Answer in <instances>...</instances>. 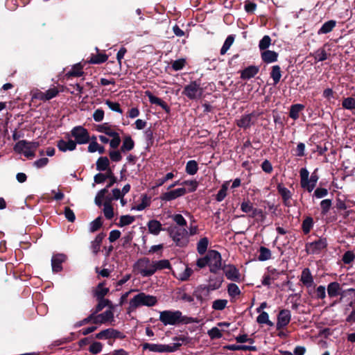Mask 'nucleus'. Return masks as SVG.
Here are the masks:
<instances>
[{"label":"nucleus","mask_w":355,"mask_h":355,"mask_svg":"<svg viewBox=\"0 0 355 355\" xmlns=\"http://www.w3.org/2000/svg\"><path fill=\"white\" fill-rule=\"evenodd\" d=\"M145 94H146V96H148V100L150 103L159 105L163 110H164L167 112L169 110V108H168V106L167 105V104L164 101H162L161 98L153 95L150 91H146L145 92Z\"/></svg>","instance_id":"obj_28"},{"label":"nucleus","mask_w":355,"mask_h":355,"mask_svg":"<svg viewBox=\"0 0 355 355\" xmlns=\"http://www.w3.org/2000/svg\"><path fill=\"white\" fill-rule=\"evenodd\" d=\"M227 304V300L224 299L216 300L212 303V309L216 311L223 310Z\"/></svg>","instance_id":"obj_51"},{"label":"nucleus","mask_w":355,"mask_h":355,"mask_svg":"<svg viewBox=\"0 0 355 355\" xmlns=\"http://www.w3.org/2000/svg\"><path fill=\"white\" fill-rule=\"evenodd\" d=\"M277 191L283 199L284 205L288 207H291V193L290 190H288L286 187H285L282 184H279L277 185Z\"/></svg>","instance_id":"obj_23"},{"label":"nucleus","mask_w":355,"mask_h":355,"mask_svg":"<svg viewBox=\"0 0 355 355\" xmlns=\"http://www.w3.org/2000/svg\"><path fill=\"white\" fill-rule=\"evenodd\" d=\"M67 259V256L59 253L53 254L51 259L52 270L54 272H60L62 270V263Z\"/></svg>","instance_id":"obj_19"},{"label":"nucleus","mask_w":355,"mask_h":355,"mask_svg":"<svg viewBox=\"0 0 355 355\" xmlns=\"http://www.w3.org/2000/svg\"><path fill=\"white\" fill-rule=\"evenodd\" d=\"M71 136L74 137L75 142L78 144H85L89 142V135L88 131L83 127L78 125L74 127L71 131Z\"/></svg>","instance_id":"obj_10"},{"label":"nucleus","mask_w":355,"mask_h":355,"mask_svg":"<svg viewBox=\"0 0 355 355\" xmlns=\"http://www.w3.org/2000/svg\"><path fill=\"white\" fill-rule=\"evenodd\" d=\"M157 302V297L140 292L130 300L127 312L130 313L140 306H153Z\"/></svg>","instance_id":"obj_2"},{"label":"nucleus","mask_w":355,"mask_h":355,"mask_svg":"<svg viewBox=\"0 0 355 355\" xmlns=\"http://www.w3.org/2000/svg\"><path fill=\"white\" fill-rule=\"evenodd\" d=\"M204 89L201 87L200 83L197 80L191 81L184 87L182 94L190 100H198L202 98Z\"/></svg>","instance_id":"obj_6"},{"label":"nucleus","mask_w":355,"mask_h":355,"mask_svg":"<svg viewBox=\"0 0 355 355\" xmlns=\"http://www.w3.org/2000/svg\"><path fill=\"white\" fill-rule=\"evenodd\" d=\"M171 218L176 223L175 226L185 227L187 225L186 219L180 214H173Z\"/></svg>","instance_id":"obj_47"},{"label":"nucleus","mask_w":355,"mask_h":355,"mask_svg":"<svg viewBox=\"0 0 355 355\" xmlns=\"http://www.w3.org/2000/svg\"><path fill=\"white\" fill-rule=\"evenodd\" d=\"M108 57L105 54L98 53L92 55L89 60V63L92 64H101L107 61Z\"/></svg>","instance_id":"obj_49"},{"label":"nucleus","mask_w":355,"mask_h":355,"mask_svg":"<svg viewBox=\"0 0 355 355\" xmlns=\"http://www.w3.org/2000/svg\"><path fill=\"white\" fill-rule=\"evenodd\" d=\"M207 334L211 339L220 338L223 334L218 327H213L207 331Z\"/></svg>","instance_id":"obj_59"},{"label":"nucleus","mask_w":355,"mask_h":355,"mask_svg":"<svg viewBox=\"0 0 355 355\" xmlns=\"http://www.w3.org/2000/svg\"><path fill=\"white\" fill-rule=\"evenodd\" d=\"M107 189H103L101 190H100L96 197H95V203L96 205H97L98 206H101L102 205V200L103 199L105 200V194L107 193Z\"/></svg>","instance_id":"obj_58"},{"label":"nucleus","mask_w":355,"mask_h":355,"mask_svg":"<svg viewBox=\"0 0 355 355\" xmlns=\"http://www.w3.org/2000/svg\"><path fill=\"white\" fill-rule=\"evenodd\" d=\"M193 273V270L190 268L189 267L187 266L184 271L182 272L177 273L176 272L173 271V276L178 280H180L182 282L187 281L190 276Z\"/></svg>","instance_id":"obj_33"},{"label":"nucleus","mask_w":355,"mask_h":355,"mask_svg":"<svg viewBox=\"0 0 355 355\" xmlns=\"http://www.w3.org/2000/svg\"><path fill=\"white\" fill-rule=\"evenodd\" d=\"M135 146V142L130 136H126L123 141V144L121 146L120 151L125 153L133 149Z\"/></svg>","instance_id":"obj_35"},{"label":"nucleus","mask_w":355,"mask_h":355,"mask_svg":"<svg viewBox=\"0 0 355 355\" xmlns=\"http://www.w3.org/2000/svg\"><path fill=\"white\" fill-rule=\"evenodd\" d=\"M103 214L106 218L111 219L114 216L113 208L110 205V202L106 201L103 204Z\"/></svg>","instance_id":"obj_53"},{"label":"nucleus","mask_w":355,"mask_h":355,"mask_svg":"<svg viewBox=\"0 0 355 355\" xmlns=\"http://www.w3.org/2000/svg\"><path fill=\"white\" fill-rule=\"evenodd\" d=\"M263 61L266 63H272L277 60L278 53L274 51L266 50L261 54Z\"/></svg>","instance_id":"obj_30"},{"label":"nucleus","mask_w":355,"mask_h":355,"mask_svg":"<svg viewBox=\"0 0 355 355\" xmlns=\"http://www.w3.org/2000/svg\"><path fill=\"white\" fill-rule=\"evenodd\" d=\"M270 77L273 80L274 85H276L279 82L281 77H282V73H281V69L279 65H274L272 67V71L270 72Z\"/></svg>","instance_id":"obj_43"},{"label":"nucleus","mask_w":355,"mask_h":355,"mask_svg":"<svg viewBox=\"0 0 355 355\" xmlns=\"http://www.w3.org/2000/svg\"><path fill=\"white\" fill-rule=\"evenodd\" d=\"M176 246L183 248L189 242V232L185 227L171 225L166 229Z\"/></svg>","instance_id":"obj_3"},{"label":"nucleus","mask_w":355,"mask_h":355,"mask_svg":"<svg viewBox=\"0 0 355 355\" xmlns=\"http://www.w3.org/2000/svg\"><path fill=\"white\" fill-rule=\"evenodd\" d=\"M209 240L207 237H203L199 240L197 243V251L200 254H204L207 250Z\"/></svg>","instance_id":"obj_42"},{"label":"nucleus","mask_w":355,"mask_h":355,"mask_svg":"<svg viewBox=\"0 0 355 355\" xmlns=\"http://www.w3.org/2000/svg\"><path fill=\"white\" fill-rule=\"evenodd\" d=\"M259 255L258 257V260L260 261H265L269 260L271 258V251L270 249L261 246L259 248Z\"/></svg>","instance_id":"obj_41"},{"label":"nucleus","mask_w":355,"mask_h":355,"mask_svg":"<svg viewBox=\"0 0 355 355\" xmlns=\"http://www.w3.org/2000/svg\"><path fill=\"white\" fill-rule=\"evenodd\" d=\"M208 266L209 271L212 273H216L222 265V258L220 254L214 250H209L207 254Z\"/></svg>","instance_id":"obj_8"},{"label":"nucleus","mask_w":355,"mask_h":355,"mask_svg":"<svg viewBox=\"0 0 355 355\" xmlns=\"http://www.w3.org/2000/svg\"><path fill=\"white\" fill-rule=\"evenodd\" d=\"M57 146L62 152H66L67 150L72 151L76 149V143L70 139L67 141L60 139L58 141Z\"/></svg>","instance_id":"obj_25"},{"label":"nucleus","mask_w":355,"mask_h":355,"mask_svg":"<svg viewBox=\"0 0 355 355\" xmlns=\"http://www.w3.org/2000/svg\"><path fill=\"white\" fill-rule=\"evenodd\" d=\"M300 281L307 288L315 286L313 277L308 268H304L302 271Z\"/></svg>","instance_id":"obj_21"},{"label":"nucleus","mask_w":355,"mask_h":355,"mask_svg":"<svg viewBox=\"0 0 355 355\" xmlns=\"http://www.w3.org/2000/svg\"><path fill=\"white\" fill-rule=\"evenodd\" d=\"M304 109V105L302 104H295L291 105L289 112V116L296 120L300 116V112Z\"/></svg>","instance_id":"obj_36"},{"label":"nucleus","mask_w":355,"mask_h":355,"mask_svg":"<svg viewBox=\"0 0 355 355\" xmlns=\"http://www.w3.org/2000/svg\"><path fill=\"white\" fill-rule=\"evenodd\" d=\"M101 225H102L101 218L98 217L95 220H94L93 221H92L90 223L89 231L91 232H94L97 231L101 227Z\"/></svg>","instance_id":"obj_63"},{"label":"nucleus","mask_w":355,"mask_h":355,"mask_svg":"<svg viewBox=\"0 0 355 355\" xmlns=\"http://www.w3.org/2000/svg\"><path fill=\"white\" fill-rule=\"evenodd\" d=\"M327 240L324 237H320L318 240L307 243L306 251L308 254H318L327 247Z\"/></svg>","instance_id":"obj_9"},{"label":"nucleus","mask_w":355,"mask_h":355,"mask_svg":"<svg viewBox=\"0 0 355 355\" xmlns=\"http://www.w3.org/2000/svg\"><path fill=\"white\" fill-rule=\"evenodd\" d=\"M234 41V36L232 35H230L227 36L226 40H225V42L220 49V54L224 55L226 53V52L229 50L230 46L232 45L233 42Z\"/></svg>","instance_id":"obj_48"},{"label":"nucleus","mask_w":355,"mask_h":355,"mask_svg":"<svg viewBox=\"0 0 355 355\" xmlns=\"http://www.w3.org/2000/svg\"><path fill=\"white\" fill-rule=\"evenodd\" d=\"M223 282V276H210L208 284L205 286L209 292L213 291L218 289L221 286Z\"/></svg>","instance_id":"obj_24"},{"label":"nucleus","mask_w":355,"mask_h":355,"mask_svg":"<svg viewBox=\"0 0 355 355\" xmlns=\"http://www.w3.org/2000/svg\"><path fill=\"white\" fill-rule=\"evenodd\" d=\"M355 259V254L352 251L348 250L343 255L342 261L345 264H350Z\"/></svg>","instance_id":"obj_57"},{"label":"nucleus","mask_w":355,"mask_h":355,"mask_svg":"<svg viewBox=\"0 0 355 355\" xmlns=\"http://www.w3.org/2000/svg\"><path fill=\"white\" fill-rule=\"evenodd\" d=\"M254 116V114L253 113L242 115L239 119L236 120V125L241 128H249L254 124V121H252Z\"/></svg>","instance_id":"obj_22"},{"label":"nucleus","mask_w":355,"mask_h":355,"mask_svg":"<svg viewBox=\"0 0 355 355\" xmlns=\"http://www.w3.org/2000/svg\"><path fill=\"white\" fill-rule=\"evenodd\" d=\"M135 269L142 277H150L155 274L153 261L147 257L139 259L135 264Z\"/></svg>","instance_id":"obj_7"},{"label":"nucleus","mask_w":355,"mask_h":355,"mask_svg":"<svg viewBox=\"0 0 355 355\" xmlns=\"http://www.w3.org/2000/svg\"><path fill=\"white\" fill-rule=\"evenodd\" d=\"M147 227L149 233L155 236L158 235L161 231L166 230V229H162L161 223L155 219L149 220Z\"/></svg>","instance_id":"obj_27"},{"label":"nucleus","mask_w":355,"mask_h":355,"mask_svg":"<svg viewBox=\"0 0 355 355\" xmlns=\"http://www.w3.org/2000/svg\"><path fill=\"white\" fill-rule=\"evenodd\" d=\"M59 93L60 90L58 89V87H53L45 92H42L40 90L35 91L33 94L32 98L42 101H46L55 98Z\"/></svg>","instance_id":"obj_12"},{"label":"nucleus","mask_w":355,"mask_h":355,"mask_svg":"<svg viewBox=\"0 0 355 355\" xmlns=\"http://www.w3.org/2000/svg\"><path fill=\"white\" fill-rule=\"evenodd\" d=\"M159 321L164 325H176L179 323H191L196 322V320L193 318H188L182 315L179 310H166L159 312Z\"/></svg>","instance_id":"obj_1"},{"label":"nucleus","mask_w":355,"mask_h":355,"mask_svg":"<svg viewBox=\"0 0 355 355\" xmlns=\"http://www.w3.org/2000/svg\"><path fill=\"white\" fill-rule=\"evenodd\" d=\"M259 68L254 65H251L244 69L241 72V78L249 80L254 78L259 72Z\"/></svg>","instance_id":"obj_26"},{"label":"nucleus","mask_w":355,"mask_h":355,"mask_svg":"<svg viewBox=\"0 0 355 355\" xmlns=\"http://www.w3.org/2000/svg\"><path fill=\"white\" fill-rule=\"evenodd\" d=\"M96 313H92L94 314L93 323L94 324H103L114 321V313L111 310H107L98 315H96Z\"/></svg>","instance_id":"obj_18"},{"label":"nucleus","mask_w":355,"mask_h":355,"mask_svg":"<svg viewBox=\"0 0 355 355\" xmlns=\"http://www.w3.org/2000/svg\"><path fill=\"white\" fill-rule=\"evenodd\" d=\"M198 171V163L196 160H189L187 162L185 167V171L188 175H193Z\"/></svg>","instance_id":"obj_38"},{"label":"nucleus","mask_w":355,"mask_h":355,"mask_svg":"<svg viewBox=\"0 0 355 355\" xmlns=\"http://www.w3.org/2000/svg\"><path fill=\"white\" fill-rule=\"evenodd\" d=\"M327 292L329 297H336L338 295L343 297L344 293H353L355 296V289L348 288L346 291H343L342 287L337 282H333L328 284L327 288Z\"/></svg>","instance_id":"obj_11"},{"label":"nucleus","mask_w":355,"mask_h":355,"mask_svg":"<svg viewBox=\"0 0 355 355\" xmlns=\"http://www.w3.org/2000/svg\"><path fill=\"white\" fill-rule=\"evenodd\" d=\"M227 293L230 297H234L241 294V291L236 284L231 283L227 286Z\"/></svg>","instance_id":"obj_54"},{"label":"nucleus","mask_w":355,"mask_h":355,"mask_svg":"<svg viewBox=\"0 0 355 355\" xmlns=\"http://www.w3.org/2000/svg\"><path fill=\"white\" fill-rule=\"evenodd\" d=\"M229 184L230 181H226L222 184L220 189L218 191L216 196V201L221 202L225 199L227 196V191L228 189Z\"/></svg>","instance_id":"obj_39"},{"label":"nucleus","mask_w":355,"mask_h":355,"mask_svg":"<svg viewBox=\"0 0 355 355\" xmlns=\"http://www.w3.org/2000/svg\"><path fill=\"white\" fill-rule=\"evenodd\" d=\"M109 291V288L104 286L103 283H100L94 293L95 297L97 299H102L107 295Z\"/></svg>","instance_id":"obj_45"},{"label":"nucleus","mask_w":355,"mask_h":355,"mask_svg":"<svg viewBox=\"0 0 355 355\" xmlns=\"http://www.w3.org/2000/svg\"><path fill=\"white\" fill-rule=\"evenodd\" d=\"M336 25V21L329 20L322 24L321 28L318 31V34L322 35L329 33L334 29Z\"/></svg>","instance_id":"obj_34"},{"label":"nucleus","mask_w":355,"mask_h":355,"mask_svg":"<svg viewBox=\"0 0 355 355\" xmlns=\"http://www.w3.org/2000/svg\"><path fill=\"white\" fill-rule=\"evenodd\" d=\"M225 349L231 351H257V347L253 345H228L225 347Z\"/></svg>","instance_id":"obj_32"},{"label":"nucleus","mask_w":355,"mask_h":355,"mask_svg":"<svg viewBox=\"0 0 355 355\" xmlns=\"http://www.w3.org/2000/svg\"><path fill=\"white\" fill-rule=\"evenodd\" d=\"M116 126L111 125L108 123H104L96 126V131L98 132L104 133L109 137L116 136Z\"/></svg>","instance_id":"obj_20"},{"label":"nucleus","mask_w":355,"mask_h":355,"mask_svg":"<svg viewBox=\"0 0 355 355\" xmlns=\"http://www.w3.org/2000/svg\"><path fill=\"white\" fill-rule=\"evenodd\" d=\"M209 291L205 286H199L193 291V296L198 301L202 302L205 300V297L207 296Z\"/></svg>","instance_id":"obj_31"},{"label":"nucleus","mask_w":355,"mask_h":355,"mask_svg":"<svg viewBox=\"0 0 355 355\" xmlns=\"http://www.w3.org/2000/svg\"><path fill=\"white\" fill-rule=\"evenodd\" d=\"M271 44V38L268 35H264L259 41V48L260 50H267Z\"/></svg>","instance_id":"obj_55"},{"label":"nucleus","mask_w":355,"mask_h":355,"mask_svg":"<svg viewBox=\"0 0 355 355\" xmlns=\"http://www.w3.org/2000/svg\"><path fill=\"white\" fill-rule=\"evenodd\" d=\"M342 105L347 110H355V99L352 97L345 98L343 101Z\"/></svg>","instance_id":"obj_56"},{"label":"nucleus","mask_w":355,"mask_h":355,"mask_svg":"<svg viewBox=\"0 0 355 355\" xmlns=\"http://www.w3.org/2000/svg\"><path fill=\"white\" fill-rule=\"evenodd\" d=\"M300 184L302 188L306 189L309 193L313 191L319 179V177L316 173H312L310 178H309V172L306 168H302L300 169Z\"/></svg>","instance_id":"obj_5"},{"label":"nucleus","mask_w":355,"mask_h":355,"mask_svg":"<svg viewBox=\"0 0 355 355\" xmlns=\"http://www.w3.org/2000/svg\"><path fill=\"white\" fill-rule=\"evenodd\" d=\"M326 297V288L324 286H319L317 287L315 293V298L318 300H324Z\"/></svg>","instance_id":"obj_60"},{"label":"nucleus","mask_w":355,"mask_h":355,"mask_svg":"<svg viewBox=\"0 0 355 355\" xmlns=\"http://www.w3.org/2000/svg\"><path fill=\"white\" fill-rule=\"evenodd\" d=\"M105 104L108 106V107L111 110H112L114 112H118V113H120V114H122L123 111L121 109L120 104L119 103L112 102V101H111L110 100H106L105 101Z\"/></svg>","instance_id":"obj_61"},{"label":"nucleus","mask_w":355,"mask_h":355,"mask_svg":"<svg viewBox=\"0 0 355 355\" xmlns=\"http://www.w3.org/2000/svg\"><path fill=\"white\" fill-rule=\"evenodd\" d=\"M223 270L227 279L234 282H240L241 281V273L234 265L229 264L225 266Z\"/></svg>","instance_id":"obj_13"},{"label":"nucleus","mask_w":355,"mask_h":355,"mask_svg":"<svg viewBox=\"0 0 355 355\" xmlns=\"http://www.w3.org/2000/svg\"><path fill=\"white\" fill-rule=\"evenodd\" d=\"M135 216L130 215H124L120 217L119 223L118 224L120 227H124L132 224L135 221Z\"/></svg>","instance_id":"obj_52"},{"label":"nucleus","mask_w":355,"mask_h":355,"mask_svg":"<svg viewBox=\"0 0 355 355\" xmlns=\"http://www.w3.org/2000/svg\"><path fill=\"white\" fill-rule=\"evenodd\" d=\"M102 349L103 345L101 343L94 342L89 346V351L93 354H98L102 351Z\"/></svg>","instance_id":"obj_62"},{"label":"nucleus","mask_w":355,"mask_h":355,"mask_svg":"<svg viewBox=\"0 0 355 355\" xmlns=\"http://www.w3.org/2000/svg\"><path fill=\"white\" fill-rule=\"evenodd\" d=\"M105 237V234L103 233L98 234L95 239L92 243V248L94 253H97L100 250L101 244L103 238Z\"/></svg>","instance_id":"obj_44"},{"label":"nucleus","mask_w":355,"mask_h":355,"mask_svg":"<svg viewBox=\"0 0 355 355\" xmlns=\"http://www.w3.org/2000/svg\"><path fill=\"white\" fill-rule=\"evenodd\" d=\"M186 63V60L184 58H180L175 60L171 65L172 69L174 71H179L183 69Z\"/></svg>","instance_id":"obj_64"},{"label":"nucleus","mask_w":355,"mask_h":355,"mask_svg":"<svg viewBox=\"0 0 355 355\" xmlns=\"http://www.w3.org/2000/svg\"><path fill=\"white\" fill-rule=\"evenodd\" d=\"M313 225V220L311 217H306L302 222V230L305 234L310 232Z\"/></svg>","instance_id":"obj_50"},{"label":"nucleus","mask_w":355,"mask_h":355,"mask_svg":"<svg viewBox=\"0 0 355 355\" xmlns=\"http://www.w3.org/2000/svg\"><path fill=\"white\" fill-rule=\"evenodd\" d=\"M329 55V54L325 50V46H324L311 53L310 56H312L314 58L315 62H318L326 60L328 58Z\"/></svg>","instance_id":"obj_29"},{"label":"nucleus","mask_w":355,"mask_h":355,"mask_svg":"<svg viewBox=\"0 0 355 355\" xmlns=\"http://www.w3.org/2000/svg\"><path fill=\"white\" fill-rule=\"evenodd\" d=\"M142 346L144 349H148L149 351L154 352H172L174 351L173 347L166 345L146 343Z\"/></svg>","instance_id":"obj_17"},{"label":"nucleus","mask_w":355,"mask_h":355,"mask_svg":"<svg viewBox=\"0 0 355 355\" xmlns=\"http://www.w3.org/2000/svg\"><path fill=\"white\" fill-rule=\"evenodd\" d=\"M39 146L38 141L20 140L15 144L13 149L17 153L23 154L26 157L30 158L35 156V150Z\"/></svg>","instance_id":"obj_4"},{"label":"nucleus","mask_w":355,"mask_h":355,"mask_svg":"<svg viewBox=\"0 0 355 355\" xmlns=\"http://www.w3.org/2000/svg\"><path fill=\"white\" fill-rule=\"evenodd\" d=\"M187 193L185 188H178L172 191H169L162 193L160 196V199L162 201H171L179 197L184 196Z\"/></svg>","instance_id":"obj_16"},{"label":"nucleus","mask_w":355,"mask_h":355,"mask_svg":"<svg viewBox=\"0 0 355 355\" xmlns=\"http://www.w3.org/2000/svg\"><path fill=\"white\" fill-rule=\"evenodd\" d=\"M96 170L99 171H106L110 166V161L107 157H100L96 161Z\"/></svg>","instance_id":"obj_37"},{"label":"nucleus","mask_w":355,"mask_h":355,"mask_svg":"<svg viewBox=\"0 0 355 355\" xmlns=\"http://www.w3.org/2000/svg\"><path fill=\"white\" fill-rule=\"evenodd\" d=\"M155 273L157 270H161L163 269L171 268V263L167 259H162L159 261H153Z\"/></svg>","instance_id":"obj_40"},{"label":"nucleus","mask_w":355,"mask_h":355,"mask_svg":"<svg viewBox=\"0 0 355 355\" xmlns=\"http://www.w3.org/2000/svg\"><path fill=\"white\" fill-rule=\"evenodd\" d=\"M125 335L121 331L114 329H104L96 334L97 339H109V338H124Z\"/></svg>","instance_id":"obj_14"},{"label":"nucleus","mask_w":355,"mask_h":355,"mask_svg":"<svg viewBox=\"0 0 355 355\" xmlns=\"http://www.w3.org/2000/svg\"><path fill=\"white\" fill-rule=\"evenodd\" d=\"M257 322L259 324H266L270 327L273 326V322L269 320V315L267 312L262 311L257 318Z\"/></svg>","instance_id":"obj_46"},{"label":"nucleus","mask_w":355,"mask_h":355,"mask_svg":"<svg viewBox=\"0 0 355 355\" xmlns=\"http://www.w3.org/2000/svg\"><path fill=\"white\" fill-rule=\"evenodd\" d=\"M291 319V311L288 309H282L279 312L276 323L277 329L279 330L286 327Z\"/></svg>","instance_id":"obj_15"}]
</instances>
